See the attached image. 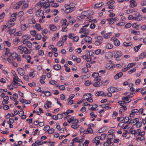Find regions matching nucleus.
<instances>
[{"label": "nucleus", "instance_id": "473e14b6", "mask_svg": "<svg viewBox=\"0 0 146 146\" xmlns=\"http://www.w3.org/2000/svg\"><path fill=\"white\" fill-rule=\"evenodd\" d=\"M62 25V32H66L67 31V29H66V28L68 25Z\"/></svg>", "mask_w": 146, "mask_h": 146}, {"label": "nucleus", "instance_id": "393cba45", "mask_svg": "<svg viewBox=\"0 0 146 146\" xmlns=\"http://www.w3.org/2000/svg\"><path fill=\"white\" fill-rule=\"evenodd\" d=\"M142 45V44H139L138 46H135L134 47V50L136 52H137L140 49V47Z\"/></svg>", "mask_w": 146, "mask_h": 146}, {"label": "nucleus", "instance_id": "4c0bfd02", "mask_svg": "<svg viewBox=\"0 0 146 146\" xmlns=\"http://www.w3.org/2000/svg\"><path fill=\"white\" fill-rule=\"evenodd\" d=\"M139 58L141 59H143L146 57V54L145 52H142L140 54L139 56Z\"/></svg>", "mask_w": 146, "mask_h": 146}, {"label": "nucleus", "instance_id": "7ed1b4c3", "mask_svg": "<svg viewBox=\"0 0 146 146\" xmlns=\"http://www.w3.org/2000/svg\"><path fill=\"white\" fill-rule=\"evenodd\" d=\"M113 55L117 60H121L120 57L122 56V53L121 51L115 50L113 52Z\"/></svg>", "mask_w": 146, "mask_h": 146}, {"label": "nucleus", "instance_id": "8fccbe9b", "mask_svg": "<svg viewBox=\"0 0 146 146\" xmlns=\"http://www.w3.org/2000/svg\"><path fill=\"white\" fill-rule=\"evenodd\" d=\"M118 103L120 105L122 106H123V105H124L125 104L127 103L126 102L124 101L123 100L118 102Z\"/></svg>", "mask_w": 146, "mask_h": 146}, {"label": "nucleus", "instance_id": "ea45409f", "mask_svg": "<svg viewBox=\"0 0 146 146\" xmlns=\"http://www.w3.org/2000/svg\"><path fill=\"white\" fill-rule=\"evenodd\" d=\"M131 33L133 34H134L135 35H138L140 34V32L139 31H135L132 30Z\"/></svg>", "mask_w": 146, "mask_h": 146}, {"label": "nucleus", "instance_id": "cd10ccee", "mask_svg": "<svg viewBox=\"0 0 146 146\" xmlns=\"http://www.w3.org/2000/svg\"><path fill=\"white\" fill-rule=\"evenodd\" d=\"M104 5V3L102 2L100 3H99L96 4L94 6L95 9H97L101 7Z\"/></svg>", "mask_w": 146, "mask_h": 146}, {"label": "nucleus", "instance_id": "3c124183", "mask_svg": "<svg viewBox=\"0 0 146 146\" xmlns=\"http://www.w3.org/2000/svg\"><path fill=\"white\" fill-rule=\"evenodd\" d=\"M79 39V37L78 36H74L73 37V38H72L74 42H77L78 40Z\"/></svg>", "mask_w": 146, "mask_h": 146}, {"label": "nucleus", "instance_id": "4be33fe9", "mask_svg": "<svg viewBox=\"0 0 146 146\" xmlns=\"http://www.w3.org/2000/svg\"><path fill=\"white\" fill-rule=\"evenodd\" d=\"M95 53L96 55H98L99 54H102L104 53V51L102 50L101 51V49H99L95 50Z\"/></svg>", "mask_w": 146, "mask_h": 146}, {"label": "nucleus", "instance_id": "f3484780", "mask_svg": "<svg viewBox=\"0 0 146 146\" xmlns=\"http://www.w3.org/2000/svg\"><path fill=\"white\" fill-rule=\"evenodd\" d=\"M115 66V65L113 64H106V68L107 69L110 70L111 68H112Z\"/></svg>", "mask_w": 146, "mask_h": 146}, {"label": "nucleus", "instance_id": "7c9ffc66", "mask_svg": "<svg viewBox=\"0 0 146 146\" xmlns=\"http://www.w3.org/2000/svg\"><path fill=\"white\" fill-rule=\"evenodd\" d=\"M50 4L48 2H46L45 5L43 6V8L45 9L48 8L50 6Z\"/></svg>", "mask_w": 146, "mask_h": 146}, {"label": "nucleus", "instance_id": "f8f14e48", "mask_svg": "<svg viewBox=\"0 0 146 146\" xmlns=\"http://www.w3.org/2000/svg\"><path fill=\"white\" fill-rule=\"evenodd\" d=\"M74 10V8L73 7H71L69 6L68 8L66 9L65 12L66 13H70Z\"/></svg>", "mask_w": 146, "mask_h": 146}, {"label": "nucleus", "instance_id": "ddd939ff", "mask_svg": "<svg viewBox=\"0 0 146 146\" xmlns=\"http://www.w3.org/2000/svg\"><path fill=\"white\" fill-rule=\"evenodd\" d=\"M90 11H84L81 13L82 16H83L85 18V17H88L89 15H90Z\"/></svg>", "mask_w": 146, "mask_h": 146}, {"label": "nucleus", "instance_id": "2eb2a0df", "mask_svg": "<svg viewBox=\"0 0 146 146\" xmlns=\"http://www.w3.org/2000/svg\"><path fill=\"white\" fill-rule=\"evenodd\" d=\"M92 38L89 36H86L84 38V40L85 42H87L89 43H91L92 41Z\"/></svg>", "mask_w": 146, "mask_h": 146}, {"label": "nucleus", "instance_id": "79ce46f5", "mask_svg": "<svg viewBox=\"0 0 146 146\" xmlns=\"http://www.w3.org/2000/svg\"><path fill=\"white\" fill-rule=\"evenodd\" d=\"M21 29L22 30L25 31L27 29V27L26 25L25 24H24L21 25Z\"/></svg>", "mask_w": 146, "mask_h": 146}, {"label": "nucleus", "instance_id": "39448f33", "mask_svg": "<svg viewBox=\"0 0 146 146\" xmlns=\"http://www.w3.org/2000/svg\"><path fill=\"white\" fill-rule=\"evenodd\" d=\"M134 16V20L139 21L142 20L143 17V16L141 15L140 13L139 12H136L133 14Z\"/></svg>", "mask_w": 146, "mask_h": 146}, {"label": "nucleus", "instance_id": "37998d69", "mask_svg": "<svg viewBox=\"0 0 146 146\" xmlns=\"http://www.w3.org/2000/svg\"><path fill=\"white\" fill-rule=\"evenodd\" d=\"M26 45L29 48H31L32 46V44L30 41H28L27 42V44Z\"/></svg>", "mask_w": 146, "mask_h": 146}, {"label": "nucleus", "instance_id": "bb28decb", "mask_svg": "<svg viewBox=\"0 0 146 146\" xmlns=\"http://www.w3.org/2000/svg\"><path fill=\"white\" fill-rule=\"evenodd\" d=\"M61 67V66L59 64H57L53 66L54 69L56 70H60Z\"/></svg>", "mask_w": 146, "mask_h": 146}, {"label": "nucleus", "instance_id": "680f3d73", "mask_svg": "<svg viewBox=\"0 0 146 146\" xmlns=\"http://www.w3.org/2000/svg\"><path fill=\"white\" fill-rule=\"evenodd\" d=\"M48 32V30L46 29H44L43 31H42V34L44 36H45Z\"/></svg>", "mask_w": 146, "mask_h": 146}, {"label": "nucleus", "instance_id": "6e6552de", "mask_svg": "<svg viewBox=\"0 0 146 146\" xmlns=\"http://www.w3.org/2000/svg\"><path fill=\"white\" fill-rule=\"evenodd\" d=\"M80 33H82L87 35L89 33V31L86 28H82L80 30Z\"/></svg>", "mask_w": 146, "mask_h": 146}, {"label": "nucleus", "instance_id": "0eeeda50", "mask_svg": "<svg viewBox=\"0 0 146 146\" xmlns=\"http://www.w3.org/2000/svg\"><path fill=\"white\" fill-rule=\"evenodd\" d=\"M108 90L109 92H110L111 93H113L119 91L117 88L112 86L109 87L108 89Z\"/></svg>", "mask_w": 146, "mask_h": 146}, {"label": "nucleus", "instance_id": "13d9d810", "mask_svg": "<svg viewBox=\"0 0 146 146\" xmlns=\"http://www.w3.org/2000/svg\"><path fill=\"white\" fill-rule=\"evenodd\" d=\"M54 129L51 128L50 129H49L47 132L49 134H51L53 133L54 132Z\"/></svg>", "mask_w": 146, "mask_h": 146}, {"label": "nucleus", "instance_id": "dca6fc26", "mask_svg": "<svg viewBox=\"0 0 146 146\" xmlns=\"http://www.w3.org/2000/svg\"><path fill=\"white\" fill-rule=\"evenodd\" d=\"M46 103L44 104V106L46 109H48L51 107V105L52 104V102L49 101H47Z\"/></svg>", "mask_w": 146, "mask_h": 146}, {"label": "nucleus", "instance_id": "4468645a", "mask_svg": "<svg viewBox=\"0 0 146 146\" xmlns=\"http://www.w3.org/2000/svg\"><path fill=\"white\" fill-rule=\"evenodd\" d=\"M18 55L17 53L15 52H13V53H11V54L10 55L9 57H11L13 60H15L17 59Z\"/></svg>", "mask_w": 146, "mask_h": 146}, {"label": "nucleus", "instance_id": "338daca9", "mask_svg": "<svg viewBox=\"0 0 146 146\" xmlns=\"http://www.w3.org/2000/svg\"><path fill=\"white\" fill-rule=\"evenodd\" d=\"M64 42L62 41H59L57 43V45L59 46H60L63 45Z\"/></svg>", "mask_w": 146, "mask_h": 146}, {"label": "nucleus", "instance_id": "e2e57ef3", "mask_svg": "<svg viewBox=\"0 0 146 146\" xmlns=\"http://www.w3.org/2000/svg\"><path fill=\"white\" fill-rule=\"evenodd\" d=\"M44 94L47 97L51 96V93L50 92L48 91H46L44 92Z\"/></svg>", "mask_w": 146, "mask_h": 146}, {"label": "nucleus", "instance_id": "c85d7f7f", "mask_svg": "<svg viewBox=\"0 0 146 146\" xmlns=\"http://www.w3.org/2000/svg\"><path fill=\"white\" fill-rule=\"evenodd\" d=\"M123 45L126 47L131 46L133 45L132 43L131 42L127 43L126 42H124L123 43Z\"/></svg>", "mask_w": 146, "mask_h": 146}, {"label": "nucleus", "instance_id": "4d7b16f0", "mask_svg": "<svg viewBox=\"0 0 146 146\" xmlns=\"http://www.w3.org/2000/svg\"><path fill=\"white\" fill-rule=\"evenodd\" d=\"M51 6L54 7H58L59 5L58 3H52Z\"/></svg>", "mask_w": 146, "mask_h": 146}, {"label": "nucleus", "instance_id": "6ab92c4d", "mask_svg": "<svg viewBox=\"0 0 146 146\" xmlns=\"http://www.w3.org/2000/svg\"><path fill=\"white\" fill-rule=\"evenodd\" d=\"M112 33L111 32L107 33L106 34H105V35H104L103 37L105 39H108L112 35Z\"/></svg>", "mask_w": 146, "mask_h": 146}, {"label": "nucleus", "instance_id": "69168bd1", "mask_svg": "<svg viewBox=\"0 0 146 146\" xmlns=\"http://www.w3.org/2000/svg\"><path fill=\"white\" fill-rule=\"evenodd\" d=\"M56 82L54 80H52L49 82V84H52L53 85H54L56 83Z\"/></svg>", "mask_w": 146, "mask_h": 146}, {"label": "nucleus", "instance_id": "412c9836", "mask_svg": "<svg viewBox=\"0 0 146 146\" xmlns=\"http://www.w3.org/2000/svg\"><path fill=\"white\" fill-rule=\"evenodd\" d=\"M123 74L122 72H119L114 76V78L115 79H117L121 77L123 75Z\"/></svg>", "mask_w": 146, "mask_h": 146}, {"label": "nucleus", "instance_id": "aec40b11", "mask_svg": "<svg viewBox=\"0 0 146 146\" xmlns=\"http://www.w3.org/2000/svg\"><path fill=\"white\" fill-rule=\"evenodd\" d=\"M49 27L50 30L52 31H55L57 29L56 27L53 24L50 25Z\"/></svg>", "mask_w": 146, "mask_h": 146}, {"label": "nucleus", "instance_id": "5701e85b", "mask_svg": "<svg viewBox=\"0 0 146 146\" xmlns=\"http://www.w3.org/2000/svg\"><path fill=\"white\" fill-rule=\"evenodd\" d=\"M130 7L131 8H133L137 5V4H135V1L134 0L130 1Z\"/></svg>", "mask_w": 146, "mask_h": 146}, {"label": "nucleus", "instance_id": "864d4df0", "mask_svg": "<svg viewBox=\"0 0 146 146\" xmlns=\"http://www.w3.org/2000/svg\"><path fill=\"white\" fill-rule=\"evenodd\" d=\"M23 39H25L27 40L28 39L31 38V36L29 35H23Z\"/></svg>", "mask_w": 146, "mask_h": 146}, {"label": "nucleus", "instance_id": "0e129e2a", "mask_svg": "<svg viewBox=\"0 0 146 146\" xmlns=\"http://www.w3.org/2000/svg\"><path fill=\"white\" fill-rule=\"evenodd\" d=\"M107 20H108L109 22V23L110 24H113L114 22L112 20V19L111 18H109V19H107Z\"/></svg>", "mask_w": 146, "mask_h": 146}, {"label": "nucleus", "instance_id": "f257e3e1", "mask_svg": "<svg viewBox=\"0 0 146 146\" xmlns=\"http://www.w3.org/2000/svg\"><path fill=\"white\" fill-rule=\"evenodd\" d=\"M19 50V52L20 54H23L24 52L26 54H29L31 53V50H28L25 46L23 45L19 46L18 48Z\"/></svg>", "mask_w": 146, "mask_h": 146}, {"label": "nucleus", "instance_id": "c9c22d12", "mask_svg": "<svg viewBox=\"0 0 146 146\" xmlns=\"http://www.w3.org/2000/svg\"><path fill=\"white\" fill-rule=\"evenodd\" d=\"M30 33L33 36H34L36 35V31L35 30H32L30 31Z\"/></svg>", "mask_w": 146, "mask_h": 146}, {"label": "nucleus", "instance_id": "a19ab883", "mask_svg": "<svg viewBox=\"0 0 146 146\" xmlns=\"http://www.w3.org/2000/svg\"><path fill=\"white\" fill-rule=\"evenodd\" d=\"M124 123H128L130 120L129 118L128 117L126 116L124 118Z\"/></svg>", "mask_w": 146, "mask_h": 146}, {"label": "nucleus", "instance_id": "423d86ee", "mask_svg": "<svg viewBox=\"0 0 146 146\" xmlns=\"http://www.w3.org/2000/svg\"><path fill=\"white\" fill-rule=\"evenodd\" d=\"M44 12L43 11L40 10L36 11V15L38 17H41L42 19H44L45 17L44 15Z\"/></svg>", "mask_w": 146, "mask_h": 146}, {"label": "nucleus", "instance_id": "1a4fd4ad", "mask_svg": "<svg viewBox=\"0 0 146 146\" xmlns=\"http://www.w3.org/2000/svg\"><path fill=\"white\" fill-rule=\"evenodd\" d=\"M95 96H106V94H105L103 91H97L95 92Z\"/></svg>", "mask_w": 146, "mask_h": 146}, {"label": "nucleus", "instance_id": "b1692460", "mask_svg": "<svg viewBox=\"0 0 146 146\" xmlns=\"http://www.w3.org/2000/svg\"><path fill=\"white\" fill-rule=\"evenodd\" d=\"M99 75V73L94 72L92 74V76L94 78V79H98L97 78L99 77L100 76Z\"/></svg>", "mask_w": 146, "mask_h": 146}, {"label": "nucleus", "instance_id": "2f4dec72", "mask_svg": "<svg viewBox=\"0 0 146 146\" xmlns=\"http://www.w3.org/2000/svg\"><path fill=\"white\" fill-rule=\"evenodd\" d=\"M106 47L108 49H112L113 47V46L110 43H108L106 44Z\"/></svg>", "mask_w": 146, "mask_h": 146}, {"label": "nucleus", "instance_id": "9b49d317", "mask_svg": "<svg viewBox=\"0 0 146 146\" xmlns=\"http://www.w3.org/2000/svg\"><path fill=\"white\" fill-rule=\"evenodd\" d=\"M19 74L21 76H23L25 74V72L23 69L21 68H19L17 69Z\"/></svg>", "mask_w": 146, "mask_h": 146}, {"label": "nucleus", "instance_id": "20e7f679", "mask_svg": "<svg viewBox=\"0 0 146 146\" xmlns=\"http://www.w3.org/2000/svg\"><path fill=\"white\" fill-rule=\"evenodd\" d=\"M103 40V37L100 35L95 37L94 44L96 46H99L102 43Z\"/></svg>", "mask_w": 146, "mask_h": 146}, {"label": "nucleus", "instance_id": "a18cd8bd", "mask_svg": "<svg viewBox=\"0 0 146 146\" xmlns=\"http://www.w3.org/2000/svg\"><path fill=\"white\" fill-rule=\"evenodd\" d=\"M89 70L86 68H82L81 72L82 73H86Z\"/></svg>", "mask_w": 146, "mask_h": 146}, {"label": "nucleus", "instance_id": "f704fd0d", "mask_svg": "<svg viewBox=\"0 0 146 146\" xmlns=\"http://www.w3.org/2000/svg\"><path fill=\"white\" fill-rule=\"evenodd\" d=\"M11 54V53L10 52L8 48L6 49V51L5 53V55L9 57L10 56V55Z\"/></svg>", "mask_w": 146, "mask_h": 146}, {"label": "nucleus", "instance_id": "72a5a7b5", "mask_svg": "<svg viewBox=\"0 0 146 146\" xmlns=\"http://www.w3.org/2000/svg\"><path fill=\"white\" fill-rule=\"evenodd\" d=\"M46 1H45L44 0H41L40 1L38 4L40 5L41 6V7H43L44 5H45V3Z\"/></svg>", "mask_w": 146, "mask_h": 146}, {"label": "nucleus", "instance_id": "09e8293b", "mask_svg": "<svg viewBox=\"0 0 146 146\" xmlns=\"http://www.w3.org/2000/svg\"><path fill=\"white\" fill-rule=\"evenodd\" d=\"M41 36L40 34L38 33L36 34L35 36L36 39L38 40H40L41 39Z\"/></svg>", "mask_w": 146, "mask_h": 146}, {"label": "nucleus", "instance_id": "f03ea898", "mask_svg": "<svg viewBox=\"0 0 146 146\" xmlns=\"http://www.w3.org/2000/svg\"><path fill=\"white\" fill-rule=\"evenodd\" d=\"M97 78V79H96L94 80V81L95 82L93 84L94 86L96 87H99L101 86L103 84L102 81L101 80V77L99 76Z\"/></svg>", "mask_w": 146, "mask_h": 146}, {"label": "nucleus", "instance_id": "a878e982", "mask_svg": "<svg viewBox=\"0 0 146 146\" xmlns=\"http://www.w3.org/2000/svg\"><path fill=\"white\" fill-rule=\"evenodd\" d=\"M113 43L115 46H119L120 44V41L117 39H115L114 40Z\"/></svg>", "mask_w": 146, "mask_h": 146}, {"label": "nucleus", "instance_id": "a211bd4d", "mask_svg": "<svg viewBox=\"0 0 146 146\" xmlns=\"http://www.w3.org/2000/svg\"><path fill=\"white\" fill-rule=\"evenodd\" d=\"M113 138L112 137H110V138H108L107 139V141L106 142L108 143L109 145L112 146L113 144V142H111V141L113 139Z\"/></svg>", "mask_w": 146, "mask_h": 146}, {"label": "nucleus", "instance_id": "c756f323", "mask_svg": "<svg viewBox=\"0 0 146 146\" xmlns=\"http://www.w3.org/2000/svg\"><path fill=\"white\" fill-rule=\"evenodd\" d=\"M91 125H90V124L88 125V127L87 128V130L88 131V132L90 133H93V130L91 127Z\"/></svg>", "mask_w": 146, "mask_h": 146}, {"label": "nucleus", "instance_id": "774afa93", "mask_svg": "<svg viewBox=\"0 0 146 146\" xmlns=\"http://www.w3.org/2000/svg\"><path fill=\"white\" fill-rule=\"evenodd\" d=\"M136 70V69L135 68L131 69L128 71V73L129 74H131V73L135 72Z\"/></svg>", "mask_w": 146, "mask_h": 146}, {"label": "nucleus", "instance_id": "bf43d9fd", "mask_svg": "<svg viewBox=\"0 0 146 146\" xmlns=\"http://www.w3.org/2000/svg\"><path fill=\"white\" fill-rule=\"evenodd\" d=\"M125 23L124 22H121L120 23H117L116 24V25L120 27H122L123 26Z\"/></svg>", "mask_w": 146, "mask_h": 146}, {"label": "nucleus", "instance_id": "052dcab7", "mask_svg": "<svg viewBox=\"0 0 146 146\" xmlns=\"http://www.w3.org/2000/svg\"><path fill=\"white\" fill-rule=\"evenodd\" d=\"M14 120L13 118H10L9 121H7V123L8 124H11L14 123Z\"/></svg>", "mask_w": 146, "mask_h": 146}, {"label": "nucleus", "instance_id": "9d476101", "mask_svg": "<svg viewBox=\"0 0 146 146\" xmlns=\"http://www.w3.org/2000/svg\"><path fill=\"white\" fill-rule=\"evenodd\" d=\"M15 25V22L13 21L12 22L11 21L9 20L7 23V27L9 28H10L13 26Z\"/></svg>", "mask_w": 146, "mask_h": 146}, {"label": "nucleus", "instance_id": "603ef678", "mask_svg": "<svg viewBox=\"0 0 146 146\" xmlns=\"http://www.w3.org/2000/svg\"><path fill=\"white\" fill-rule=\"evenodd\" d=\"M24 14V13L23 11H21L19 12L17 14V17H22L23 15Z\"/></svg>", "mask_w": 146, "mask_h": 146}, {"label": "nucleus", "instance_id": "c03bdc74", "mask_svg": "<svg viewBox=\"0 0 146 146\" xmlns=\"http://www.w3.org/2000/svg\"><path fill=\"white\" fill-rule=\"evenodd\" d=\"M10 30L11 29H9L8 31H9V34L10 35H11L15 33L16 30V29H14L12 30Z\"/></svg>", "mask_w": 146, "mask_h": 146}, {"label": "nucleus", "instance_id": "e433bc0d", "mask_svg": "<svg viewBox=\"0 0 146 146\" xmlns=\"http://www.w3.org/2000/svg\"><path fill=\"white\" fill-rule=\"evenodd\" d=\"M41 7V6H40L38 3L35 6V9L36 11H40V9Z\"/></svg>", "mask_w": 146, "mask_h": 146}, {"label": "nucleus", "instance_id": "de8ad7c7", "mask_svg": "<svg viewBox=\"0 0 146 146\" xmlns=\"http://www.w3.org/2000/svg\"><path fill=\"white\" fill-rule=\"evenodd\" d=\"M36 29L38 31H39L41 30V27L40 25L39 24H37L35 25Z\"/></svg>", "mask_w": 146, "mask_h": 146}, {"label": "nucleus", "instance_id": "58836bf2", "mask_svg": "<svg viewBox=\"0 0 146 146\" xmlns=\"http://www.w3.org/2000/svg\"><path fill=\"white\" fill-rule=\"evenodd\" d=\"M134 125H136L137 127H141L142 125V122L139 121L137 123H136Z\"/></svg>", "mask_w": 146, "mask_h": 146}, {"label": "nucleus", "instance_id": "49530a36", "mask_svg": "<svg viewBox=\"0 0 146 146\" xmlns=\"http://www.w3.org/2000/svg\"><path fill=\"white\" fill-rule=\"evenodd\" d=\"M91 84V82L90 80H88L86 81L85 82V85L87 86H90Z\"/></svg>", "mask_w": 146, "mask_h": 146}, {"label": "nucleus", "instance_id": "5fc2aeb1", "mask_svg": "<svg viewBox=\"0 0 146 146\" xmlns=\"http://www.w3.org/2000/svg\"><path fill=\"white\" fill-rule=\"evenodd\" d=\"M50 128V127L48 125H46L43 129V130L46 132H48Z\"/></svg>", "mask_w": 146, "mask_h": 146}, {"label": "nucleus", "instance_id": "6e6d98bb", "mask_svg": "<svg viewBox=\"0 0 146 146\" xmlns=\"http://www.w3.org/2000/svg\"><path fill=\"white\" fill-rule=\"evenodd\" d=\"M131 23H128L125 25V27L126 29H128L131 27Z\"/></svg>", "mask_w": 146, "mask_h": 146}]
</instances>
